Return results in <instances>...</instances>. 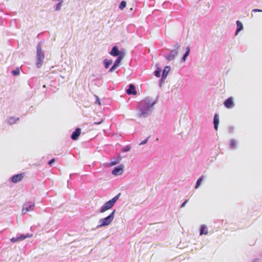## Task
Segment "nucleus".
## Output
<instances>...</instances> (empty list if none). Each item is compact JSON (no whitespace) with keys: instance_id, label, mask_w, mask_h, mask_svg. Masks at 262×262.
<instances>
[{"instance_id":"f257e3e1","label":"nucleus","mask_w":262,"mask_h":262,"mask_svg":"<svg viewBox=\"0 0 262 262\" xmlns=\"http://www.w3.org/2000/svg\"><path fill=\"white\" fill-rule=\"evenodd\" d=\"M159 96H157L155 100L150 97H147L138 103L137 107L138 116L140 118L148 117L152 112V108L158 101Z\"/></svg>"},{"instance_id":"f03ea898","label":"nucleus","mask_w":262,"mask_h":262,"mask_svg":"<svg viewBox=\"0 0 262 262\" xmlns=\"http://www.w3.org/2000/svg\"><path fill=\"white\" fill-rule=\"evenodd\" d=\"M36 66L37 68H39L43 62L45 58L44 52L41 50V42H39L36 47Z\"/></svg>"},{"instance_id":"7ed1b4c3","label":"nucleus","mask_w":262,"mask_h":262,"mask_svg":"<svg viewBox=\"0 0 262 262\" xmlns=\"http://www.w3.org/2000/svg\"><path fill=\"white\" fill-rule=\"evenodd\" d=\"M115 210H114L107 216L101 219L99 221V224L97 226V228L109 225L113 221L115 216Z\"/></svg>"},{"instance_id":"20e7f679","label":"nucleus","mask_w":262,"mask_h":262,"mask_svg":"<svg viewBox=\"0 0 262 262\" xmlns=\"http://www.w3.org/2000/svg\"><path fill=\"white\" fill-rule=\"evenodd\" d=\"M120 195L121 193H119L113 199L106 202L103 206H101L99 209V212L103 213L106 210L112 208L117 201L119 199Z\"/></svg>"},{"instance_id":"39448f33","label":"nucleus","mask_w":262,"mask_h":262,"mask_svg":"<svg viewBox=\"0 0 262 262\" xmlns=\"http://www.w3.org/2000/svg\"><path fill=\"white\" fill-rule=\"evenodd\" d=\"M34 203L32 202H28L25 203L23 205L22 213L23 214H25L27 212L33 210L34 208Z\"/></svg>"},{"instance_id":"423d86ee","label":"nucleus","mask_w":262,"mask_h":262,"mask_svg":"<svg viewBox=\"0 0 262 262\" xmlns=\"http://www.w3.org/2000/svg\"><path fill=\"white\" fill-rule=\"evenodd\" d=\"M110 54L112 56H115L118 57L119 56H123V57L124 56V52L122 51H120L118 49V48L117 46H114L112 48L111 51L110 52Z\"/></svg>"},{"instance_id":"0eeeda50","label":"nucleus","mask_w":262,"mask_h":262,"mask_svg":"<svg viewBox=\"0 0 262 262\" xmlns=\"http://www.w3.org/2000/svg\"><path fill=\"white\" fill-rule=\"evenodd\" d=\"M123 57H123V56H119L118 57H117L115 62H114L112 67L109 70L108 72H114L120 66V63L122 60L123 59Z\"/></svg>"},{"instance_id":"6e6552de","label":"nucleus","mask_w":262,"mask_h":262,"mask_svg":"<svg viewBox=\"0 0 262 262\" xmlns=\"http://www.w3.org/2000/svg\"><path fill=\"white\" fill-rule=\"evenodd\" d=\"M123 168L124 166L122 164L114 167L112 171V174L115 176L121 174L123 172Z\"/></svg>"},{"instance_id":"1a4fd4ad","label":"nucleus","mask_w":262,"mask_h":262,"mask_svg":"<svg viewBox=\"0 0 262 262\" xmlns=\"http://www.w3.org/2000/svg\"><path fill=\"white\" fill-rule=\"evenodd\" d=\"M178 54V51L176 50H172L171 52L167 54L165 57L168 61H171L173 60L174 57Z\"/></svg>"},{"instance_id":"9d476101","label":"nucleus","mask_w":262,"mask_h":262,"mask_svg":"<svg viewBox=\"0 0 262 262\" xmlns=\"http://www.w3.org/2000/svg\"><path fill=\"white\" fill-rule=\"evenodd\" d=\"M24 177V173L15 174L11 177L10 180L13 183H17L21 181Z\"/></svg>"},{"instance_id":"9b49d317","label":"nucleus","mask_w":262,"mask_h":262,"mask_svg":"<svg viewBox=\"0 0 262 262\" xmlns=\"http://www.w3.org/2000/svg\"><path fill=\"white\" fill-rule=\"evenodd\" d=\"M224 105L228 108H231L234 106V103L232 97L228 98L224 101Z\"/></svg>"},{"instance_id":"f8f14e48","label":"nucleus","mask_w":262,"mask_h":262,"mask_svg":"<svg viewBox=\"0 0 262 262\" xmlns=\"http://www.w3.org/2000/svg\"><path fill=\"white\" fill-rule=\"evenodd\" d=\"M80 134H81L80 128H77L72 134L71 138L73 140H76L78 139Z\"/></svg>"},{"instance_id":"ddd939ff","label":"nucleus","mask_w":262,"mask_h":262,"mask_svg":"<svg viewBox=\"0 0 262 262\" xmlns=\"http://www.w3.org/2000/svg\"><path fill=\"white\" fill-rule=\"evenodd\" d=\"M126 93L128 95H135L137 94L136 87L133 84L129 85V87L126 90Z\"/></svg>"},{"instance_id":"4468645a","label":"nucleus","mask_w":262,"mask_h":262,"mask_svg":"<svg viewBox=\"0 0 262 262\" xmlns=\"http://www.w3.org/2000/svg\"><path fill=\"white\" fill-rule=\"evenodd\" d=\"M170 69H171V68L170 66H167L164 68V69L163 71V73H162V80H165V79L166 78V77L168 75V74L169 72Z\"/></svg>"},{"instance_id":"2eb2a0df","label":"nucleus","mask_w":262,"mask_h":262,"mask_svg":"<svg viewBox=\"0 0 262 262\" xmlns=\"http://www.w3.org/2000/svg\"><path fill=\"white\" fill-rule=\"evenodd\" d=\"M213 124L214 129L217 130L219 124V116L217 114H215L213 118Z\"/></svg>"},{"instance_id":"dca6fc26","label":"nucleus","mask_w":262,"mask_h":262,"mask_svg":"<svg viewBox=\"0 0 262 262\" xmlns=\"http://www.w3.org/2000/svg\"><path fill=\"white\" fill-rule=\"evenodd\" d=\"M236 30L235 33V35H237L238 33L243 30L244 27L242 23L239 20H237L236 22Z\"/></svg>"},{"instance_id":"f3484780","label":"nucleus","mask_w":262,"mask_h":262,"mask_svg":"<svg viewBox=\"0 0 262 262\" xmlns=\"http://www.w3.org/2000/svg\"><path fill=\"white\" fill-rule=\"evenodd\" d=\"M19 120L18 117H9L7 120V122L9 125H12Z\"/></svg>"},{"instance_id":"a211bd4d","label":"nucleus","mask_w":262,"mask_h":262,"mask_svg":"<svg viewBox=\"0 0 262 262\" xmlns=\"http://www.w3.org/2000/svg\"><path fill=\"white\" fill-rule=\"evenodd\" d=\"M208 234V228L206 226L203 225L201 226L200 230V234L202 235L203 234Z\"/></svg>"},{"instance_id":"6ab92c4d","label":"nucleus","mask_w":262,"mask_h":262,"mask_svg":"<svg viewBox=\"0 0 262 262\" xmlns=\"http://www.w3.org/2000/svg\"><path fill=\"white\" fill-rule=\"evenodd\" d=\"M57 1H59V3H57L54 7V9L55 11H58L61 10V6L62 5V4L63 3V0H57Z\"/></svg>"},{"instance_id":"aec40b11","label":"nucleus","mask_w":262,"mask_h":262,"mask_svg":"<svg viewBox=\"0 0 262 262\" xmlns=\"http://www.w3.org/2000/svg\"><path fill=\"white\" fill-rule=\"evenodd\" d=\"M190 47H187L186 48V51L185 53H184L183 57H182V60H181L182 62L185 61L186 58H187V57L188 56V55L190 53Z\"/></svg>"},{"instance_id":"412c9836","label":"nucleus","mask_w":262,"mask_h":262,"mask_svg":"<svg viewBox=\"0 0 262 262\" xmlns=\"http://www.w3.org/2000/svg\"><path fill=\"white\" fill-rule=\"evenodd\" d=\"M113 61L111 59H104L103 60V64L105 69H108L109 66L112 63Z\"/></svg>"},{"instance_id":"4be33fe9","label":"nucleus","mask_w":262,"mask_h":262,"mask_svg":"<svg viewBox=\"0 0 262 262\" xmlns=\"http://www.w3.org/2000/svg\"><path fill=\"white\" fill-rule=\"evenodd\" d=\"M231 149H235L236 148V141L234 139H231L229 145Z\"/></svg>"},{"instance_id":"5701e85b","label":"nucleus","mask_w":262,"mask_h":262,"mask_svg":"<svg viewBox=\"0 0 262 262\" xmlns=\"http://www.w3.org/2000/svg\"><path fill=\"white\" fill-rule=\"evenodd\" d=\"M203 177L202 176L198 179V180L196 182V184H195V188L196 189L199 187V186H200V185L202 183V181L203 180Z\"/></svg>"},{"instance_id":"b1692460","label":"nucleus","mask_w":262,"mask_h":262,"mask_svg":"<svg viewBox=\"0 0 262 262\" xmlns=\"http://www.w3.org/2000/svg\"><path fill=\"white\" fill-rule=\"evenodd\" d=\"M30 236H31V235H29V234H26V235H25V234L20 235L19 236H18V237L19 241H22V240H23L27 237H29Z\"/></svg>"},{"instance_id":"393cba45","label":"nucleus","mask_w":262,"mask_h":262,"mask_svg":"<svg viewBox=\"0 0 262 262\" xmlns=\"http://www.w3.org/2000/svg\"><path fill=\"white\" fill-rule=\"evenodd\" d=\"M126 6V3L125 1H122L119 4V8L120 10H123Z\"/></svg>"},{"instance_id":"a878e982","label":"nucleus","mask_w":262,"mask_h":262,"mask_svg":"<svg viewBox=\"0 0 262 262\" xmlns=\"http://www.w3.org/2000/svg\"><path fill=\"white\" fill-rule=\"evenodd\" d=\"M161 69L158 68L154 72L155 75L157 77H160L161 76Z\"/></svg>"},{"instance_id":"bb28decb","label":"nucleus","mask_w":262,"mask_h":262,"mask_svg":"<svg viewBox=\"0 0 262 262\" xmlns=\"http://www.w3.org/2000/svg\"><path fill=\"white\" fill-rule=\"evenodd\" d=\"M19 70L18 68L16 69L15 70H12L11 72L13 76H17L19 74Z\"/></svg>"},{"instance_id":"cd10ccee","label":"nucleus","mask_w":262,"mask_h":262,"mask_svg":"<svg viewBox=\"0 0 262 262\" xmlns=\"http://www.w3.org/2000/svg\"><path fill=\"white\" fill-rule=\"evenodd\" d=\"M131 149V147L130 145H126L124 146L121 150L122 152H127L129 151Z\"/></svg>"},{"instance_id":"c85d7f7f","label":"nucleus","mask_w":262,"mask_h":262,"mask_svg":"<svg viewBox=\"0 0 262 262\" xmlns=\"http://www.w3.org/2000/svg\"><path fill=\"white\" fill-rule=\"evenodd\" d=\"M10 240L12 243H15L19 241L18 236H16L15 237H12L11 238Z\"/></svg>"},{"instance_id":"c756f323","label":"nucleus","mask_w":262,"mask_h":262,"mask_svg":"<svg viewBox=\"0 0 262 262\" xmlns=\"http://www.w3.org/2000/svg\"><path fill=\"white\" fill-rule=\"evenodd\" d=\"M148 138L149 137H147L146 139H145V140H143L140 144L139 145H144L145 144H146L147 141H148Z\"/></svg>"},{"instance_id":"7c9ffc66","label":"nucleus","mask_w":262,"mask_h":262,"mask_svg":"<svg viewBox=\"0 0 262 262\" xmlns=\"http://www.w3.org/2000/svg\"><path fill=\"white\" fill-rule=\"evenodd\" d=\"M228 131L230 133H232L234 132V127L233 126H229L228 128Z\"/></svg>"},{"instance_id":"2f4dec72","label":"nucleus","mask_w":262,"mask_h":262,"mask_svg":"<svg viewBox=\"0 0 262 262\" xmlns=\"http://www.w3.org/2000/svg\"><path fill=\"white\" fill-rule=\"evenodd\" d=\"M180 47V45L179 43H177L174 46V49L178 51V49Z\"/></svg>"},{"instance_id":"473e14b6","label":"nucleus","mask_w":262,"mask_h":262,"mask_svg":"<svg viewBox=\"0 0 262 262\" xmlns=\"http://www.w3.org/2000/svg\"><path fill=\"white\" fill-rule=\"evenodd\" d=\"M55 159H54V158H53V159H52L51 160H50L48 162V164L49 165H52V164L53 162H55Z\"/></svg>"},{"instance_id":"72a5a7b5","label":"nucleus","mask_w":262,"mask_h":262,"mask_svg":"<svg viewBox=\"0 0 262 262\" xmlns=\"http://www.w3.org/2000/svg\"><path fill=\"white\" fill-rule=\"evenodd\" d=\"M103 122V119H101L100 121L99 122H94V124H96V125H98V124H100L101 123H102V122Z\"/></svg>"},{"instance_id":"f704fd0d","label":"nucleus","mask_w":262,"mask_h":262,"mask_svg":"<svg viewBox=\"0 0 262 262\" xmlns=\"http://www.w3.org/2000/svg\"><path fill=\"white\" fill-rule=\"evenodd\" d=\"M188 202V200H186L185 201H184L182 204V205H181V208H183L184 207H185V206L186 205V203H187Z\"/></svg>"},{"instance_id":"c9c22d12","label":"nucleus","mask_w":262,"mask_h":262,"mask_svg":"<svg viewBox=\"0 0 262 262\" xmlns=\"http://www.w3.org/2000/svg\"><path fill=\"white\" fill-rule=\"evenodd\" d=\"M252 11L253 12H262V10H260V9H254L252 10Z\"/></svg>"},{"instance_id":"e433bc0d","label":"nucleus","mask_w":262,"mask_h":262,"mask_svg":"<svg viewBox=\"0 0 262 262\" xmlns=\"http://www.w3.org/2000/svg\"><path fill=\"white\" fill-rule=\"evenodd\" d=\"M260 259L259 258H257L254 259L252 261V262H259V261H260Z\"/></svg>"},{"instance_id":"4c0bfd02","label":"nucleus","mask_w":262,"mask_h":262,"mask_svg":"<svg viewBox=\"0 0 262 262\" xmlns=\"http://www.w3.org/2000/svg\"><path fill=\"white\" fill-rule=\"evenodd\" d=\"M164 80H162V78L160 79L159 81V85L160 86H161L163 82H164Z\"/></svg>"},{"instance_id":"58836bf2","label":"nucleus","mask_w":262,"mask_h":262,"mask_svg":"<svg viewBox=\"0 0 262 262\" xmlns=\"http://www.w3.org/2000/svg\"><path fill=\"white\" fill-rule=\"evenodd\" d=\"M117 162H116V161H114V162H111V164H112V165H116V164H117Z\"/></svg>"},{"instance_id":"ea45409f","label":"nucleus","mask_w":262,"mask_h":262,"mask_svg":"<svg viewBox=\"0 0 262 262\" xmlns=\"http://www.w3.org/2000/svg\"><path fill=\"white\" fill-rule=\"evenodd\" d=\"M68 183V187H69V181H67Z\"/></svg>"},{"instance_id":"a19ab883","label":"nucleus","mask_w":262,"mask_h":262,"mask_svg":"<svg viewBox=\"0 0 262 262\" xmlns=\"http://www.w3.org/2000/svg\"><path fill=\"white\" fill-rule=\"evenodd\" d=\"M72 175V174H70V178H71Z\"/></svg>"},{"instance_id":"79ce46f5","label":"nucleus","mask_w":262,"mask_h":262,"mask_svg":"<svg viewBox=\"0 0 262 262\" xmlns=\"http://www.w3.org/2000/svg\"><path fill=\"white\" fill-rule=\"evenodd\" d=\"M43 88H46V85H43Z\"/></svg>"}]
</instances>
